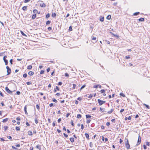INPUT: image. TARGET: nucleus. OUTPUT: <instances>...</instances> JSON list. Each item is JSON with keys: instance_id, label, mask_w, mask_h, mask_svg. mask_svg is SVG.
<instances>
[{"instance_id": "4c0bfd02", "label": "nucleus", "mask_w": 150, "mask_h": 150, "mask_svg": "<svg viewBox=\"0 0 150 150\" xmlns=\"http://www.w3.org/2000/svg\"><path fill=\"white\" fill-rule=\"evenodd\" d=\"M54 122L52 124V125L53 126V127H55V126H56V124L55 122Z\"/></svg>"}, {"instance_id": "c756f323", "label": "nucleus", "mask_w": 150, "mask_h": 150, "mask_svg": "<svg viewBox=\"0 0 150 150\" xmlns=\"http://www.w3.org/2000/svg\"><path fill=\"white\" fill-rule=\"evenodd\" d=\"M111 18V16L110 15H109L107 17V19L108 20H110Z\"/></svg>"}, {"instance_id": "473e14b6", "label": "nucleus", "mask_w": 150, "mask_h": 150, "mask_svg": "<svg viewBox=\"0 0 150 150\" xmlns=\"http://www.w3.org/2000/svg\"><path fill=\"white\" fill-rule=\"evenodd\" d=\"M86 86V85L85 84L83 85L80 88V90H81L83 88H84Z\"/></svg>"}, {"instance_id": "f3484780", "label": "nucleus", "mask_w": 150, "mask_h": 150, "mask_svg": "<svg viewBox=\"0 0 150 150\" xmlns=\"http://www.w3.org/2000/svg\"><path fill=\"white\" fill-rule=\"evenodd\" d=\"M24 110L25 112V113L26 114H28V112L27 111V108L26 106H25L24 108Z\"/></svg>"}, {"instance_id": "5701e85b", "label": "nucleus", "mask_w": 150, "mask_h": 150, "mask_svg": "<svg viewBox=\"0 0 150 150\" xmlns=\"http://www.w3.org/2000/svg\"><path fill=\"white\" fill-rule=\"evenodd\" d=\"M113 109H112L110 111H108V113L109 114H110L113 111Z\"/></svg>"}, {"instance_id": "37998d69", "label": "nucleus", "mask_w": 150, "mask_h": 150, "mask_svg": "<svg viewBox=\"0 0 150 150\" xmlns=\"http://www.w3.org/2000/svg\"><path fill=\"white\" fill-rule=\"evenodd\" d=\"M8 128V127L7 126H5L4 127V129L5 131Z\"/></svg>"}, {"instance_id": "e433bc0d", "label": "nucleus", "mask_w": 150, "mask_h": 150, "mask_svg": "<svg viewBox=\"0 0 150 150\" xmlns=\"http://www.w3.org/2000/svg\"><path fill=\"white\" fill-rule=\"evenodd\" d=\"M51 21H47L46 22V25H47L50 23Z\"/></svg>"}, {"instance_id": "6e6d98bb", "label": "nucleus", "mask_w": 150, "mask_h": 150, "mask_svg": "<svg viewBox=\"0 0 150 150\" xmlns=\"http://www.w3.org/2000/svg\"><path fill=\"white\" fill-rule=\"evenodd\" d=\"M26 125L28 126H30V125L28 122H26Z\"/></svg>"}, {"instance_id": "4468645a", "label": "nucleus", "mask_w": 150, "mask_h": 150, "mask_svg": "<svg viewBox=\"0 0 150 150\" xmlns=\"http://www.w3.org/2000/svg\"><path fill=\"white\" fill-rule=\"evenodd\" d=\"M36 16V14H34L32 16V18L33 20L35 19Z\"/></svg>"}, {"instance_id": "338daca9", "label": "nucleus", "mask_w": 150, "mask_h": 150, "mask_svg": "<svg viewBox=\"0 0 150 150\" xmlns=\"http://www.w3.org/2000/svg\"><path fill=\"white\" fill-rule=\"evenodd\" d=\"M69 30H70L71 31L72 30V27L71 26H70L69 27Z\"/></svg>"}, {"instance_id": "052dcab7", "label": "nucleus", "mask_w": 150, "mask_h": 150, "mask_svg": "<svg viewBox=\"0 0 150 150\" xmlns=\"http://www.w3.org/2000/svg\"><path fill=\"white\" fill-rule=\"evenodd\" d=\"M70 115V113H67L66 115V117H68Z\"/></svg>"}, {"instance_id": "4be33fe9", "label": "nucleus", "mask_w": 150, "mask_h": 150, "mask_svg": "<svg viewBox=\"0 0 150 150\" xmlns=\"http://www.w3.org/2000/svg\"><path fill=\"white\" fill-rule=\"evenodd\" d=\"M56 15L55 13H53L52 14V16L53 17H56Z\"/></svg>"}, {"instance_id": "49530a36", "label": "nucleus", "mask_w": 150, "mask_h": 150, "mask_svg": "<svg viewBox=\"0 0 150 150\" xmlns=\"http://www.w3.org/2000/svg\"><path fill=\"white\" fill-rule=\"evenodd\" d=\"M50 15L49 13H47L46 16V17L48 18L50 17Z\"/></svg>"}, {"instance_id": "8fccbe9b", "label": "nucleus", "mask_w": 150, "mask_h": 150, "mask_svg": "<svg viewBox=\"0 0 150 150\" xmlns=\"http://www.w3.org/2000/svg\"><path fill=\"white\" fill-rule=\"evenodd\" d=\"M36 108L38 109V110H39L40 109V107L39 106L38 104L36 105Z\"/></svg>"}, {"instance_id": "a18cd8bd", "label": "nucleus", "mask_w": 150, "mask_h": 150, "mask_svg": "<svg viewBox=\"0 0 150 150\" xmlns=\"http://www.w3.org/2000/svg\"><path fill=\"white\" fill-rule=\"evenodd\" d=\"M100 91L101 93H105V91L104 89H102L100 90Z\"/></svg>"}, {"instance_id": "1a4fd4ad", "label": "nucleus", "mask_w": 150, "mask_h": 150, "mask_svg": "<svg viewBox=\"0 0 150 150\" xmlns=\"http://www.w3.org/2000/svg\"><path fill=\"white\" fill-rule=\"evenodd\" d=\"M85 135L86 137V138L87 139H89V134L88 133H85Z\"/></svg>"}, {"instance_id": "39448f33", "label": "nucleus", "mask_w": 150, "mask_h": 150, "mask_svg": "<svg viewBox=\"0 0 150 150\" xmlns=\"http://www.w3.org/2000/svg\"><path fill=\"white\" fill-rule=\"evenodd\" d=\"M59 90H60L59 87L58 86H57L56 88L54 89V92H56L57 91H59Z\"/></svg>"}, {"instance_id": "f03ea898", "label": "nucleus", "mask_w": 150, "mask_h": 150, "mask_svg": "<svg viewBox=\"0 0 150 150\" xmlns=\"http://www.w3.org/2000/svg\"><path fill=\"white\" fill-rule=\"evenodd\" d=\"M98 102L99 105L100 106L105 103V101L101 100L100 99H98Z\"/></svg>"}, {"instance_id": "0e129e2a", "label": "nucleus", "mask_w": 150, "mask_h": 150, "mask_svg": "<svg viewBox=\"0 0 150 150\" xmlns=\"http://www.w3.org/2000/svg\"><path fill=\"white\" fill-rule=\"evenodd\" d=\"M62 84V82H59L58 83V85L61 86Z\"/></svg>"}, {"instance_id": "4d7b16f0", "label": "nucleus", "mask_w": 150, "mask_h": 150, "mask_svg": "<svg viewBox=\"0 0 150 150\" xmlns=\"http://www.w3.org/2000/svg\"><path fill=\"white\" fill-rule=\"evenodd\" d=\"M143 147L144 149H147V147L146 146V145L144 144L143 145Z\"/></svg>"}, {"instance_id": "5fc2aeb1", "label": "nucleus", "mask_w": 150, "mask_h": 150, "mask_svg": "<svg viewBox=\"0 0 150 150\" xmlns=\"http://www.w3.org/2000/svg\"><path fill=\"white\" fill-rule=\"evenodd\" d=\"M92 40H96V38L95 37H93L92 38Z\"/></svg>"}, {"instance_id": "13d9d810", "label": "nucleus", "mask_w": 150, "mask_h": 150, "mask_svg": "<svg viewBox=\"0 0 150 150\" xmlns=\"http://www.w3.org/2000/svg\"><path fill=\"white\" fill-rule=\"evenodd\" d=\"M26 84L27 85H30L31 84V82H26Z\"/></svg>"}, {"instance_id": "20e7f679", "label": "nucleus", "mask_w": 150, "mask_h": 150, "mask_svg": "<svg viewBox=\"0 0 150 150\" xmlns=\"http://www.w3.org/2000/svg\"><path fill=\"white\" fill-rule=\"evenodd\" d=\"M6 68L7 69V75H8L10 74L11 72V69L8 66H6Z\"/></svg>"}, {"instance_id": "7c9ffc66", "label": "nucleus", "mask_w": 150, "mask_h": 150, "mask_svg": "<svg viewBox=\"0 0 150 150\" xmlns=\"http://www.w3.org/2000/svg\"><path fill=\"white\" fill-rule=\"evenodd\" d=\"M104 17H100V21L102 22H103L104 21Z\"/></svg>"}, {"instance_id": "680f3d73", "label": "nucleus", "mask_w": 150, "mask_h": 150, "mask_svg": "<svg viewBox=\"0 0 150 150\" xmlns=\"http://www.w3.org/2000/svg\"><path fill=\"white\" fill-rule=\"evenodd\" d=\"M35 122L36 124H37L38 122V121L37 119H35Z\"/></svg>"}, {"instance_id": "423d86ee", "label": "nucleus", "mask_w": 150, "mask_h": 150, "mask_svg": "<svg viewBox=\"0 0 150 150\" xmlns=\"http://www.w3.org/2000/svg\"><path fill=\"white\" fill-rule=\"evenodd\" d=\"M76 86V85L75 84H73L72 88H70L71 90H73L74 89Z\"/></svg>"}, {"instance_id": "f704fd0d", "label": "nucleus", "mask_w": 150, "mask_h": 150, "mask_svg": "<svg viewBox=\"0 0 150 150\" xmlns=\"http://www.w3.org/2000/svg\"><path fill=\"white\" fill-rule=\"evenodd\" d=\"M146 145L148 146H150V143L149 142H146Z\"/></svg>"}, {"instance_id": "c85d7f7f", "label": "nucleus", "mask_w": 150, "mask_h": 150, "mask_svg": "<svg viewBox=\"0 0 150 150\" xmlns=\"http://www.w3.org/2000/svg\"><path fill=\"white\" fill-rule=\"evenodd\" d=\"M139 13H139V12H136V13H134L133 14V15L134 16H137V15H138L139 14Z\"/></svg>"}, {"instance_id": "cd10ccee", "label": "nucleus", "mask_w": 150, "mask_h": 150, "mask_svg": "<svg viewBox=\"0 0 150 150\" xmlns=\"http://www.w3.org/2000/svg\"><path fill=\"white\" fill-rule=\"evenodd\" d=\"M93 97V95L91 94H90L88 96V98L90 99H91Z\"/></svg>"}, {"instance_id": "c9c22d12", "label": "nucleus", "mask_w": 150, "mask_h": 150, "mask_svg": "<svg viewBox=\"0 0 150 150\" xmlns=\"http://www.w3.org/2000/svg\"><path fill=\"white\" fill-rule=\"evenodd\" d=\"M89 146L90 147H92L93 146V143L92 142H90L89 144Z\"/></svg>"}, {"instance_id": "a878e982", "label": "nucleus", "mask_w": 150, "mask_h": 150, "mask_svg": "<svg viewBox=\"0 0 150 150\" xmlns=\"http://www.w3.org/2000/svg\"><path fill=\"white\" fill-rule=\"evenodd\" d=\"M8 120V118H6L3 119L2 121V122H7Z\"/></svg>"}, {"instance_id": "f257e3e1", "label": "nucleus", "mask_w": 150, "mask_h": 150, "mask_svg": "<svg viewBox=\"0 0 150 150\" xmlns=\"http://www.w3.org/2000/svg\"><path fill=\"white\" fill-rule=\"evenodd\" d=\"M125 140H126V142L125 144V146L127 149H130V145L129 144V141L127 138H125Z\"/></svg>"}, {"instance_id": "aec40b11", "label": "nucleus", "mask_w": 150, "mask_h": 150, "mask_svg": "<svg viewBox=\"0 0 150 150\" xmlns=\"http://www.w3.org/2000/svg\"><path fill=\"white\" fill-rule=\"evenodd\" d=\"M120 96H122L124 97H125V94L123 93H120Z\"/></svg>"}, {"instance_id": "2f4dec72", "label": "nucleus", "mask_w": 150, "mask_h": 150, "mask_svg": "<svg viewBox=\"0 0 150 150\" xmlns=\"http://www.w3.org/2000/svg\"><path fill=\"white\" fill-rule=\"evenodd\" d=\"M23 10H26L27 9V6H24L22 8Z\"/></svg>"}, {"instance_id": "a19ab883", "label": "nucleus", "mask_w": 150, "mask_h": 150, "mask_svg": "<svg viewBox=\"0 0 150 150\" xmlns=\"http://www.w3.org/2000/svg\"><path fill=\"white\" fill-rule=\"evenodd\" d=\"M27 76V75L26 74H23V76L24 78H26Z\"/></svg>"}, {"instance_id": "58836bf2", "label": "nucleus", "mask_w": 150, "mask_h": 150, "mask_svg": "<svg viewBox=\"0 0 150 150\" xmlns=\"http://www.w3.org/2000/svg\"><path fill=\"white\" fill-rule=\"evenodd\" d=\"M21 32L23 35L25 36H26V35L25 34V33L23 32L22 31H21Z\"/></svg>"}, {"instance_id": "9d476101", "label": "nucleus", "mask_w": 150, "mask_h": 150, "mask_svg": "<svg viewBox=\"0 0 150 150\" xmlns=\"http://www.w3.org/2000/svg\"><path fill=\"white\" fill-rule=\"evenodd\" d=\"M91 116L89 114H86V117L87 119L91 118Z\"/></svg>"}, {"instance_id": "2eb2a0df", "label": "nucleus", "mask_w": 150, "mask_h": 150, "mask_svg": "<svg viewBox=\"0 0 150 150\" xmlns=\"http://www.w3.org/2000/svg\"><path fill=\"white\" fill-rule=\"evenodd\" d=\"M28 133V134L30 136H31L33 134V133L31 131H29Z\"/></svg>"}, {"instance_id": "b1692460", "label": "nucleus", "mask_w": 150, "mask_h": 150, "mask_svg": "<svg viewBox=\"0 0 150 150\" xmlns=\"http://www.w3.org/2000/svg\"><path fill=\"white\" fill-rule=\"evenodd\" d=\"M36 147L37 149H39L40 150H41V146L40 145H37L36 146Z\"/></svg>"}, {"instance_id": "9b49d317", "label": "nucleus", "mask_w": 150, "mask_h": 150, "mask_svg": "<svg viewBox=\"0 0 150 150\" xmlns=\"http://www.w3.org/2000/svg\"><path fill=\"white\" fill-rule=\"evenodd\" d=\"M98 86H99V87L101 88V86L100 85H95L94 86H93V87L95 88H97Z\"/></svg>"}, {"instance_id": "de8ad7c7", "label": "nucleus", "mask_w": 150, "mask_h": 150, "mask_svg": "<svg viewBox=\"0 0 150 150\" xmlns=\"http://www.w3.org/2000/svg\"><path fill=\"white\" fill-rule=\"evenodd\" d=\"M61 118H59L57 120V122H58V123H60V122H61Z\"/></svg>"}, {"instance_id": "09e8293b", "label": "nucleus", "mask_w": 150, "mask_h": 150, "mask_svg": "<svg viewBox=\"0 0 150 150\" xmlns=\"http://www.w3.org/2000/svg\"><path fill=\"white\" fill-rule=\"evenodd\" d=\"M52 101H53V102L55 103H57V100L54 98L53 99Z\"/></svg>"}, {"instance_id": "79ce46f5", "label": "nucleus", "mask_w": 150, "mask_h": 150, "mask_svg": "<svg viewBox=\"0 0 150 150\" xmlns=\"http://www.w3.org/2000/svg\"><path fill=\"white\" fill-rule=\"evenodd\" d=\"M132 117V115L129 116L128 117V120H131Z\"/></svg>"}, {"instance_id": "864d4df0", "label": "nucleus", "mask_w": 150, "mask_h": 150, "mask_svg": "<svg viewBox=\"0 0 150 150\" xmlns=\"http://www.w3.org/2000/svg\"><path fill=\"white\" fill-rule=\"evenodd\" d=\"M17 120V123L18 124H19V117H17L16 118Z\"/></svg>"}, {"instance_id": "0eeeda50", "label": "nucleus", "mask_w": 150, "mask_h": 150, "mask_svg": "<svg viewBox=\"0 0 150 150\" xmlns=\"http://www.w3.org/2000/svg\"><path fill=\"white\" fill-rule=\"evenodd\" d=\"M28 74L30 76H32L34 74V73L32 71H30L28 72Z\"/></svg>"}, {"instance_id": "69168bd1", "label": "nucleus", "mask_w": 150, "mask_h": 150, "mask_svg": "<svg viewBox=\"0 0 150 150\" xmlns=\"http://www.w3.org/2000/svg\"><path fill=\"white\" fill-rule=\"evenodd\" d=\"M50 71V68L48 67L47 69V73L49 72Z\"/></svg>"}, {"instance_id": "a211bd4d", "label": "nucleus", "mask_w": 150, "mask_h": 150, "mask_svg": "<svg viewBox=\"0 0 150 150\" xmlns=\"http://www.w3.org/2000/svg\"><path fill=\"white\" fill-rule=\"evenodd\" d=\"M91 120L90 119H87V120H86V122L87 124H89Z\"/></svg>"}, {"instance_id": "dca6fc26", "label": "nucleus", "mask_w": 150, "mask_h": 150, "mask_svg": "<svg viewBox=\"0 0 150 150\" xmlns=\"http://www.w3.org/2000/svg\"><path fill=\"white\" fill-rule=\"evenodd\" d=\"M69 139L71 142L72 143H73L74 141V139L73 137L70 138Z\"/></svg>"}, {"instance_id": "bb28decb", "label": "nucleus", "mask_w": 150, "mask_h": 150, "mask_svg": "<svg viewBox=\"0 0 150 150\" xmlns=\"http://www.w3.org/2000/svg\"><path fill=\"white\" fill-rule=\"evenodd\" d=\"M144 18H139V21H144Z\"/></svg>"}, {"instance_id": "412c9836", "label": "nucleus", "mask_w": 150, "mask_h": 150, "mask_svg": "<svg viewBox=\"0 0 150 150\" xmlns=\"http://www.w3.org/2000/svg\"><path fill=\"white\" fill-rule=\"evenodd\" d=\"M32 68V66L31 65H29L27 67V69H31Z\"/></svg>"}, {"instance_id": "603ef678", "label": "nucleus", "mask_w": 150, "mask_h": 150, "mask_svg": "<svg viewBox=\"0 0 150 150\" xmlns=\"http://www.w3.org/2000/svg\"><path fill=\"white\" fill-rule=\"evenodd\" d=\"M63 134H64V136L65 137L67 138L68 137V135H67V134H65V133H64Z\"/></svg>"}, {"instance_id": "f8f14e48", "label": "nucleus", "mask_w": 150, "mask_h": 150, "mask_svg": "<svg viewBox=\"0 0 150 150\" xmlns=\"http://www.w3.org/2000/svg\"><path fill=\"white\" fill-rule=\"evenodd\" d=\"M5 89L6 91L8 93H10V92H11V91L7 87H6L5 88Z\"/></svg>"}, {"instance_id": "bf43d9fd", "label": "nucleus", "mask_w": 150, "mask_h": 150, "mask_svg": "<svg viewBox=\"0 0 150 150\" xmlns=\"http://www.w3.org/2000/svg\"><path fill=\"white\" fill-rule=\"evenodd\" d=\"M44 71L43 70H42L40 71V74H42L44 73Z\"/></svg>"}, {"instance_id": "c03bdc74", "label": "nucleus", "mask_w": 150, "mask_h": 150, "mask_svg": "<svg viewBox=\"0 0 150 150\" xmlns=\"http://www.w3.org/2000/svg\"><path fill=\"white\" fill-rule=\"evenodd\" d=\"M77 99L78 100H79L80 101H81L82 99V98L81 97H79L77 98Z\"/></svg>"}, {"instance_id": "ddd939ff", "label": "nucleus", "mask_w": 150, "mask_h": 150, "mask_svg": "<svg viewBox=\"0 0 150 150\" xmlns=\"http://www.w3.org/2000/svg\"><path fill=\"white\" fill-rule=\"evenodd\" d=\"M144 106H145L147 109H149L150 108V107L148 105H146L145 103H144L143 104Z\"/></svg>"}, {"instance_id": "6e6552de", "label": "nucleus", "mask_w": 150, "mask_h": 150, "mask_svg": "<svg viewBox=\"0 0 150 150\" xmlns=\"http://www.w3.org/2000/svg\"><path fill=\"white\" fill-rule=\"evenodd\" d=\"M40 6L41 7H45L46 6V5L43 3L40 4Z\"/></svg>"}, {"instance_id": "774afa93", "label": "nucleus", "mask_w": 150, "mask_h": 150, "mask_svg": "<svg viewBox=\"0 0 150 150\" xmlns=\"http://www.w3.org/2000/svg\"><path fill=\"white\" fill-rule=\"evenodd\" d=\"M47 29L49 30H52V28L51 27H48V28H47Z\"/></svg>"}, {"instance_id": "ea45409f", "label": "nucleus", "mask_w": 150, "mask_h": 150, "mask_svg": "<svg viewBox=\"0 0 150 150\" xmlns=\"http://www.w3.org/2000/svg\"><path fill=\"white\" fill-rule=\"evenodd\" d=\"M112 35L115 37H117V38H118L119 37L118 35L114 34H113V33H112Z\"/></svg>"}, {"instance_id": "6ab92c4d", "label": "nucleus", "mask_w": 150, "mask_h": 150, "mask_svg": "<svg viewBox=\"0 0 150 150\" xmlns=\"http://www.w3.org/2000/svg\"><path fill=\"white\" fill-rule=\"evenodd\" d=\"M33 12L34 13H38V14H40V12L39 13H38V10L37 9H35L33 10Z\"/></svg>"}, {"instance_id": "e2e57ef3", "label": "nucleus", "mask_w": 150, "mask_h": 150, "mask_svg": "<svg viewBox=\"0 0 150 150\" xmlns=\"http://www.w3.org/2000/svg\"><path fill=\"white\" fill-rule=\"evenodd\" d=\"M81 125V129L82 130H83L84 129V126H83V124H82Z\"/></svg>"}, {"instance_id": "393cba45", "label": "nucleus", "mask_w": 150, "mask_h": 150, "mask_svg": "<svg viewBox=\"0 0 150 150\" xmlns=\"http://www.w3.org/2000/svg\"><path fill=\"white\" fill-rule=\"evenodd\" d=\"M76 117L78 118H81L82 116L81 115H80V114H79L77 115Z\"/></svg>"}, {"instance_id": "72a5a7b5", "label": "nucleus", "mask_w": 150, "mask_h": 150, "mask_svg": "<svg viewBox=\"0 0 150 150\" xmlns=\"http://www.w3.org/2000/svg\"><path fill=\"white\" fill-rule=\"evenodd\" d=\"M6 65H7L8 63V61L7 59H5L4 61Z\"/></svg>"}, {"instance_id": "7ed1b4c3", "label": "nucleus", "mask_w": 150, "mask_h": 150, "mask_svg": "<svg viewBox=\"0 0 150 150\" xmlns=\"http://www.w3.org/2000/svg\"><path fill=\"white\" fill-rule=\"evenodd\" d=\"M141 142V137L140 136V135H139L138 139L137 140V143L136 144L137 146H138L139 145V144H140Z\"/></svg>"}, {"instance_id": "3c124183", "label": "nucleus", "mask_w": 150, "mask_h": 150, "mask_svg": "<svg viewBox=\"0 0 150 150\" xmlns=\"http://www.w3.org/2000/svg\"><path fill=\"white\" fill-rule=\"evenodd\" d=\"M65 76L66 77L69 76V75L67 73H65Z\"/></svg>"}]
</instances>
